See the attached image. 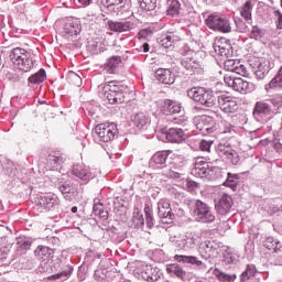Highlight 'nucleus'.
<instances>
[{"label": "nucleus", "instance_id": "obj_1", "mask_svg": "<svg viewBox=\"0 0 282 282\" xmlns=\"http://www.w3.org/2000/svg\"><path fill=\"white\" fill-rule=\"evenodd\" d=\"M281 95L271 97L269 99L259 100L253 106L252 116L257 122L265 124V122H269V120H272V118L279 113V109H281Z\"/></svg>", "mask_w": 282, "mask_h": 282}, {"label": "nucleus", "instance_id": "obj_2", "mask_svg": "<svg viewBox=\"0 0 282 282\" xmlns=\"http://www.w3.org/2000/svg\"><path fill=\"white\" fill-rule=\"evenodd\" d=\"M159 111L163 116H172V122L174 124H180L181 127H186L188 123V117L182 113V102L173 99H162L159 101Z\"/></svg>", "mask_w": 282, "mask_h": 282}, {"label": "nucleus", "instance_id": "obj_3", "mask_svg": "<svg viewBox=\"0 0 282 282\" xmlns=\"http://www.w3.org/2000/svg\"><path fill=\"white\" fill-rule=\"evenodd\" d=\"M185 206H188L193 213L194 219L199 224H213V221H215L213 208L202 199H185Z\"/></svg>", "mask_w": 282, "mask_h": 282}, {"label": "nucleus", "instance_id": "obj_4", "mask_svg": "<svg viewBox=\"0 0 282 282\" xmlns=\"http://www.w3.org/2000/svg\"><path fill=\"white\" fill-rule=\"evenodd\" d=\"M9 58L14 67L20 72H32V69H34V65H36L34 55L21 47L13 48L9 54Z\"/></svg>", "mask_w": 282, "mask_h": 282}, {"label": "nucleus", "instance_id": "obj_5", "mask_svg": "<svg viewBox=\"0 0 282 282\" xmlns=\"http://www.w3.org/2000/svg\"><path fill=\"white\" fill-rule=\"evenodd\" d=\"M104 91L109 105H122V102H127L129 96V87L116 80L106 83Z\"/></svg>", "mask_w": 282, "mask_h": 282}, {"label": "nucleus", "instance_id": "obj_6", "mask_svg": "<svg viewBox=\"0 0 282 282\" xmlns=\"http://www.w3.org/2000/svg\"><path fill=\"white\" fill-rule=\"evenodd\" d=\"M187 96L203 107H215L219 100V95L206 87H192L187 90Z\"/></svg>", "mask_w": 282, "mask_h": 282}, {"label": "nucleus", "instance_id": "obj_7", "mask_svg": "<svg viewBox=\"0 0 282 282\" xmlns=\"http://www.w3.org/2000/svg\"><path fill=\"white\" fill-rule=\"evenodd\" d=\"M192 175L200 180H219L221 177V167L213 166L210 163L204 161V158H197L192 169Z\"/></svg>", "mask_w": 282, "mask_h": 282}, {"label": "nucleus", "instance_id": "obj_8", "mask_svg": "<svg viewBox=\"0 0 282 282\" xmlns=\"http://www.w3.org/2000/svg\"><path fill=\"white\" fill-rule=\"evenodd\" d=\"M226 250V246L221 241L217 240H205L200 243L199 254L202 259H217L221 252Z\"/></svg>", "mask_w": 282, "mask_h": 282}, {"label": "nucleus", "instance_id": "obj_9", "mask_svg": "<svg viewBox=\"0 0 282 282\" xmlns=\"http://www.w3.org/2000/svg\"><path fill=\"white\" fill-rule=\"evenodd\" d=\"M33 204H35L40 213H50V210H56L58 208V197L52 193L37 194L33 197Z\"/></svg>", "mask_w": 282, "mask_h": 282}, {"label": "nucleus", "instance_id": "obj_10", "mask_svg": "<svg viewBox=\"0 0 282 282\" xmlns=\"http://www.w3.org/2000/svg\"><path fill=\"white\" fill-rule=\"evenodd\" d=\"M205 23L209 30H214V32H223V34H228L232 31L230 26V20L225 15H219L217 13L209 14Z\"/></svg>", "mask_w": 282, "mask_h": 282}, {"label": "nucleus", "instance_id": "obj_11", "mask_svg": "<svg viewBox=\"0 0 282 282\" xmlns=\"http://www.w3.org/2000/svg\"><path fill=\"white\" fill-rule=\"evenodd\" d=\"M249 65L252 68V72L254 73L258 80H263V78H265V76L270 74V69L274 67L273 63L263 57H253L249 59Z\"/></svg>", "mask_w": 282, "mask_h": 282}, {"label": "nucleus", "instance_id": "obj_12", "mask_svg": "<svg viewBox=\"0 0 282 282\" xmlns=\"http://www.w3.org/2000/svg\"><path fill=\"white\" fill-rule=\"evenodd\" d=\"M95 133L100 142H111L118 134L116 123H99L95 127Z\"/></svg>", "mask_w": 282, "mask_h": 282}, {"label": "nucleus", "instance_id": "obj_13", "mask_svg": "<svg viewBox=\"0 0 282 282\" xmlns=\"http://www.w3.org/2000/svg\"><path fill=\"white\" fill-rule=\"evenodd\" d=\"M83 32V24L78 18H67L63 26L62 36L65 39H74Z\"/></svg>", "mask_w": 282, "mask_h": 282}, {"label": "nucleus", "instance_id": "obj_14", "mask_svg": "<svg viewBox=\"0 0 282 282\" xmlns=\"http://www.w3.org/2000/svg\"><path fill=\"white\" fill-rule=\"evenodd\" d=\"M169 155H171V151L169 150L158 151L151 156L149 167L153 171L166 170V161L169 160Z\"/></svg>", "mask_w": 282, "mask_h": 282}, {"label": "nucleus", "instance_id": "obj_15", "mask_svg": "<svg viewBox=\"0 0 282 282\" xmlns=\"http://www.w3.org/2000/svg\"><path fill=\"white\" fill-rule=\"evenodd\" d=\"M56 187L62 193L66 202H74V199H76V192L78 188L72 181H59L57 182Z\"/></svg>", "mask_w": 282, "mask_h": 282}, {"label": "nucleus", "instance_id": "obj_16", "mask_svg": "<svg viewBox=\"0 0 282 282\" xmlns=\"http://www.w3.org/2000/svg\"><path fill=\"white\" fill-rule=\"evenodd\" d=\"M232 197L228 194H224L218 200L215 199V210L217 215L226 217L232 210Z\"/></svg>", "mask_w": 282, "mask_h": 282}, {"label": "nucleus", "instance_id": "obj_17", "mask_svg": "<svg viewBox=\"0 0 282 282\" xmlns=\"http://www.w3.org/2000/svg\"><path fill=\"white\" fill-rule=\"evenodd\" d=\"M158 215L165 224H171V221L175 219V214H173L171 203L164 198L158 202Z\"/></svg>", "mask_w": 282, "mask_h": 282}, {"label": "nucleus", "instance_id": "obj_18", "mask_svg": "<svg viewBox=\"0 0 282 282\" xmlns=\"http://www.w3.org/2000/svg\"><path fill=\"white\" fill-rule=\"evenodd\" d=\"M174 261L176 263H183L185 265H192L194 270H207L206 263H204L199 258L195 256H184V254H175Z\"/></svg>", "mask_w": 282, "mask_h": 282}, {"label": "nucleus", "instance_id": "obj_19", "mask_svg": "<svg viewBox=\"0 0 282 282\" xmlns=\"http://www.w3.org/2000/svg\"><path fill=\"white\" fill-rule=\"evenodd\" d=\"M214 51L223 58H232L235 54V48H232V44H230V41L228 40L215 42Z\"/></svg>", "mask_w": 282, "mask_h": 282}, {"label": "nucleus", "instance_id": "obj_20", "mask_svg": "<svg viewBox=\"0 0 282 282\" xmlns=\"http://www.w3.org/2000/svg\"><path fill=\"white\" fill-rule=\"evenodd\" d=\"M217 105L221 111L225 113H235L239 106L237 105V100L232 99L230 96L219 95Z\"/></svg>", "mask_w": 282, "mask_h": 282}, {"label": "nucleus", "instance_id": "obj_21", "mask_svg": "<svg viewBox=\"0 0 282 282\" xmlns=\"http://www.w3.org/2000/svg\"><path fill=\"white\" fill-rule=\"evenodd\" d=\"M72 274H74V265L66 264L64 265L61 271L48 275L47 281L50 282H65L68 281V279L72 278Z\"/></svg>", "mask_w": 282, "mask_h": 282}, {"label": "nucleus", "instance_id": "obj_22", "mask_svg": "<svg viewBox=\"0 0 282 282\" xmlns=\"http://www.w3.org/2000/svg\"><path fill=\"white\" fill-rule=\"evenodd\" d=\"M72 173L73 175H75V177H78V180H82V182H84L85 184H87L89 180L94 178V175L91 174L89 167L85 166V164L82 163L74 164Z\"/></svg>", "mask_w": 282, "mask_h": 282}, {"label": "nucleus", "instance_id": "obj_23", "mask_svg": "<svg viewBox=\"0 0 282 282\" xmlns=\"http://www.w3.org/2000/svg\"><path fill=\"white\" fill-rule=\"evenodd\" d=\"M197 129L202 131V133H215L217 131V123L215 122V118L210 116H203L197 123Z\"/></svg>", "mask_w": 282, "mask_h": 282}, {"label": "nucleus", "instance_id": "obj_24", "mask_svg": "<svg viewBox=\"0 0 282 282\" xmlns=\"http://www.w3.org/2000/svg\"><path fill=\"white\" fill-rule=\"evenodd\" d=\"M35 258L42 263H50L51 259H54V249L47 246L40 245L34 250Z\"/></svg>", "mask_w": 282, "mask_h": 282}, {"label": "nucleus", "instance_id": "obj_25", "mask_svg": "<svg viewBox=\"0 0 282 282\" xmlns=\"http://www.w3.org/2000/svg\"><path fill=\"white\" fill-rule=\"evenodd\" d=\"M155 78L162 85H174L175 84V73L169 68H159L155 72Z\"/></svg>", "mask_w": 282, "mask_h": 282}, {"label": "nucleus", "instance_id": "obj_26", "mask_svg": "<svg viewBox=\"0 0 282 282\" xmlns=\"http://www.w3.org/2000/svg\"><path fill=\"white\" fill-rule=\"evenodd\" d=\"M162 175L167 177V180H182L184 170L180 163H172L170 167H165V170L162 171Z\"/></svg>", "mask_w": 282, "mask_h": 282}, {"label": "nucleus", "instance_id": "obj_27", "mask_svg": "<svg viewBox=\"0 0 282 282\" xmlns=\"http://www.w3.org/2000/svg\"><path fill=\"white\" fill-rule=\"evenodd\" d=\"M165 138L167 142H172L174 144H182L184 140H186V133L182 128H170L166 133Z\"/></svg>", "mask_w": 282, "mask_h": 282}, {"label": "nucleus", "instance_id": "obj_28", "mask_svg": "<svg viewBox=\"0 0 282 282\" xmlns=\"http://www.w3.org/2000/svg\"><path fill=\"white\" fill-rule=\"evenodd\" d=\"M141 276L144 279V281L149 282L160 281V279H162V271L158 267L145 265L141 272Z\"/></svg>", "mask_w": 282, "mask_h": 282}, {"label": "nucleus", "instance_id": "obj_29", "mask_svg": "<svg viewBox=\"0 0 282 282\" xmlns=\"http://www.w3.org/2000/svg\"><path fill=\"white\" fill-rule=\"evenodd\" d=\"M224 67L226 72H231V74H238L239 76H241V74H246V66H243L239 59L228 57L224 62Z\"/></svg>", "mask_w": 282, "mask_h": 282}, {"label": "nucleus", "instance_id": "obj_30", "mask_svg": "<svg viewBox=\"0 0 282 282\" xmlns=\"http://www.w3.org/2000/svg\"><path fill=\"white\" fill-rule=\"evenodd\" d=\"M132 124L139 129V131H147L151 126V117L144 112H139L132 118Z\"/></svg>", "mask_w": 282, "mask_h": 282}, {"label": "nucleus", "instance_id": "obj_31", "mask_svg": "<svg viewBox=\"0 0 282 282\" xmlns=\"http://www.w3.org/2000/svg\"><path fill=\"white\" fill-rule=\"evenodd\" d=\"M107 28L108 30H110V32H131V30H133V23H131L130 21L118 22L108 20Z\"/></svg>", "mask_w": 282, "mask_h": 282}, {"label": "nucleus", "instance_id": "obj_32", "mask_svg": "<svg viewBox=\"0 0 282 282\" xmlns=\"http://www.w3.org/2000/svg\"><path fill=\"white\" fill-rule=\"evenodd\" d=\"M221 265L224 268H231L232 265H237L239 262V258L237 254L232 253L228 247H226V250L221 251Z\"/></svg>", "mask_w": 282, "mask_h": 282}, {"label": "nucleus", "instance_id": "obj_33", "mask_svg": "<svg viewBox=\"0 0 282 282\" xmlns=\"http://www.w3.org/2000/svg\"><path fill=\"white\" fill-rule=\"evenodd\" d=\"M166 272L170 276H176L181 281H186L188 278V272H186L180 264L172 263L166 265Z\"/></svg>", "mask_w": 282, "mask_h": 282}, {"label": "nucleus", "instance_id": "obj_34", "mask_svg": "<svg viewBox=\"0 0 282 282\" xmlns=\"http://www.w3.org/2000/svg\"><path fill=\"white\" fill-rule=\"evenodd\" d=\"M34 239L28 236H20L15 239L17 251L21 254H25L30 248H32Z\"/></svg>", "mask_w": 282, "mask_h": 282}, {"label": "nucleus", "instance_id": "obj_35", "mask_svg": "<svg viewBox=\"0 0 282 282\" xmlns=\"http://www.w3.org/2000/svg\"><path fill=\"white\" fill-rule=\"evenodd\" d=\"M1 166L3 174L8 175V177H17V175H19V166L9 159H2Z\"/></svg>", "mask_w": 282, "mask_h": 282}, {"label": "nucleus", "instance_id": "obj_36", "mask_svg": "<svg viewBox=\"0 0 282 282\" xmlns=\"http://www.w3.org/2000/svg\"><path fill=\"white\" fill-rule=\"evenodd\" d=\"M121 65H122V57L111 56L105 63L104 69H105V72H107V74H118V70L120 69Z\"/></svg>", "mask_w": 282, "mask_h": 282}, {"label": "nucleus", "instance_id": "obj_37", "mask_svg": "<svg viewBox=\"0 0 282 282\" xmlns=\"http://www.w3.org/2000/svg\"><path fill=\"white\" fill-rule=\"evenodd\" d=\"M263 247L267 248V250L274 252L275 254L282 253V242L272 236L265 237L263 240Z\"/></svg>", "mask_w": 282, "mask_h": 282}, {"label": "nucleus", "instance_id": "obj_38", "mask_svg": "<svg viewBox=\"0 0 282 282\" xmlns=\"http://www.w3.org/2000/svg\"><path fill=\"white\" fill-rule=\"evenodd\" d=\"M180 64L186 69L187 74H195L200 67L199 62L193 57H183L181 58Z\"/></svg>", "mask_w": 282, "mask_h": 282}, {"label": "nucleus", "instance_id": "obj_39", "mask_svg": "<svg viewBox=\"0 0 282 282\" xmlns=\"http://www.w3.org/2000/svg\"><path fill=\"white\" fill-rule=\"evenodd\" d=\"M166 6H167V9H166L167 17H173V18L180 17L182 12V3L180 2V0H167Z\"/></svg>", "mask_w": 282, "mask_h": 282}, {"label": "nucleus", "instance_id": "obj_40", "mask_svg": "<svg viewBox=\"0 0 282 282\" xmlns=\"http://www.w3.org/2000/svg\"><path fill=\"white\" fill-rule=\"evenodd\" d=\"M239 180H241V174H234L231 172L227 173V178L223 183V186L227 188H231V191L236 192L237 187L239 186Z\"/></svg>", "mask_w": 282, "mask_h": 282}, {"label": "nucleus", "instance_id": "obj_41", "mask_svg": "<svg viewBox=\"0 0 282 282\" xmlns=\"http://www.w3.org/2000/svg\"><path fill=\"white\" fill-rule=\"evenodd\" d=\"M257 274V267L254 264H248L246 270L240 274V282H250Z\"/></svg>", "mask_w": 282, "mask_h": 282}, {"label": "nucleus", "instance_id": "obj_42", "mask_svg": "<svg viewBox=\"0 0 282 282\" xmlns=\"http://www.w3.org/2000/svg\"><path fill=\"white\" fill-rule=\"evenodd\" d=\"M46 164L50 169H58V166L63 164V156H61V153L56 152L48 154L46 158Z\"/></svg>", "mask_w": 282, "mask_h": 282}, {"label": "nucleus", "instance_id": "obj_43", "mask_svg": "<svg viewBox=\"0 0 282 282\" xmlns=\"http://www.w3.org/2000/svg\"><path fill=\"white\" fill-rule=\"evenodd\" d=\"M223 160H226L232 166H240V164H241V156L239 155V152H237L234 149H231L230 152H228L226 155H224Z\"/></svg>", "mask_w": 282, "mask_h": 282}, {"label": "nucleus", "instance_id": "obj_44", "mask_svg": "<svg viewBox=\"0 0 282 282\" xmlns=\"http://www.w3.org/2000/svg\"><path fill=\"white\" fill-rule=\"evenodd\" d=\"M158 43L159 45H161V47H164L166 50L171 47L173 43H175V34H173V32H170L167 34L161 35L158 39Z\"/></svg>", "mask_w": 282, "mask_h": 282}, {"label": "nucleus", "instance_id": "obj_45", "mask_svg": "<svg viewBox=\"0 0 282 282\" xmlns=\"http://www.w3.org/2000/svg\"><path fill=\"white\" fill-rule=\"evenodd\" d=\"M198 237L195 235V234H186L184 237H183V241H184V245H185V250H193L197 247V241H198Z\"/></svg>", "mask_w": 282, "mask_h": 282}, {"label": "nucleus", "instance_id": "obj_46", "mask_svg": "<svg viewBox=\"0 0 282 282\" xmlns=\"http://www.w3.org/2000/svg\"><path fill=\"white\" fill-rule=\"evenodd\" d=\"M45 78H47V73L45 72L44 68H41L35 74L31 75L28 78V82L31 83L32 85H40V83H44L45 82Z\"/></svg>", "mask_w": 282, "mask_h": 282}, {"label": "nucleus", "instance_id": "obj_47", "mask_svg": "<svg viewBox=\"0 0 282 282\" xmlns=\"http://www.w3.org/2000/svg\"><path fill=\"white\" fill-rule=\"evenodd\" d=\"M252 0H247L240 10V17L246 21H252Z\"/></svg>", "mask_w": 282, "mask_h": 282}, {"label": "nucleus", "instance_id": "obj_48", "mask_svg": "<svg viewBox=\"0 0 282 282\" xmlns=\"http://www.w3.org/2000/svg\"><path fill=\"white\" fill-rule=\"evenodd\" d=\"M235 91H248L250 89V83L243 80L241 77H236V82H234V86L231 87Z\"/></svg>", "mask_w": 282, "mask_h": 282}, {"label": "nucleus", "instance_id": "obj_49", "mask_svg": "<svg viewBox=\"0 0 282 282\" xmlns=\"http://www.w3.org/2000/svg\"><path fill=\"white\" fill-rule=\"evenodd\" d=\"M214 274L221 282H234L237 280V274H227L219 269H215Z\"/></svg>", "mask_w": 282, "mask_h": 282}, {"label": "nucleus", "instance_id": "obj_50", "mask_svg": "<svg viewBox=\"0 0 282 282\" xmlns=\"http://www.w3.org/2000/svg\"><path fill=\"white\" fill-rule=\"evenodd\" d=\"M141 10L151 12L158 8V0H138Z\"/></svg>", "mask_w": 282, "mask_h": 282}, {"label": "nucleus", "instance_id": "obj_51", "mask_svg": "<svg viewBox=\"0 0 282 282\" xmlns=\"http://www.w3.org/2000/svg\"><path fill=\"white\" fill-rule=\"evenodd\" d=\"M232 150V145H230V143L228 142H220L217 147H216V152L219 155V158L224 159V156L226 154H228L230 151Z\"/></svg>", "mask_w": 282, "mask_h": 282}, {"label": "nucleus", "instance_id": "obj_52", "mask_svg": "<svg viewBox=\"0 0 282 282\" xmlns=\"http://www.w3.org/2000/svg\"><path fill=\"white\" fill-rule=\"evenodd\" d=\"M100 3L101 6H104V8L111 10L113 6H119V8H124V3H127V0H100Z\"/></svg>", "mask_w": 282, "mask_h": 282}, {"label": "nucleus", "instance_id": "obj_53", "mask_svg": "<svg viewBox=\"0 0 282 282\" xmlns=\"http://www.w3.org/2000/svg\"><path fill=\"white\" fill-rule=\"evenodd\" d=\"M144 214H145V224L149 228H153L155 226V219L153 218V212L151 210V207L145 206L144 207Z\"/></svg>", "mask_w": 282, "mask_h": 282}, {"label": "nucleus", "instance_id": "obj_54", "mask_svg": "<svg viewBox=\"0 0 282 282\" xmlns=\"http://www.w3.org/2000/svg\"><path fill=\"white\" fill-rule=\"evenodd\" d=\"M132 224L134 228H142L144 226V215H142L140 212L134 213Z\"/></svg>", "mask_w": 282, "mask_h": 282}, {"label": "nucleus", "instance_id": "obj_55", "mask_svg": "<svg viewBox=\"0 0 282 282\" xmlns=\"http://www.w3.org/2000/svg\"><path fill=\"white\" fill-rule=\"evenodd\" d=\"M263 36H265V30L259 26H252V30L250 32V39L259 41V39H263Z\"/></svg>", "mask_w": 282, "mask_h": 282}, {"label": "nucleus", "instance_id": "obj_56", "mask_svg": "<svg viewBox=\"0 0 282 282\" xmlns=\"http://www.w3.org/2000/svg\"><path fill=\"white\" fill-rule=\"evenodd\" d=\"M169 193L173 199H176V202H183L184 204H186V199H191V198H186V196H184V193L177 192V189L175 188L169 189Z\"/></svg>", "mask_w": 282, "mask_h": 282}, {"label": "nucleus", "instance_id": "obj_57", "mask_svg": "<svg viewBox=\"0 0 282 282\" xmlns=\"http://www.w3.org/2000/svg\"><path fill=\"white\" fill-rule=\"evenodd\" d=\"M213 144H215L214 140H200L199 142V149L200 151L205 152V153H210V149L213 147Z\"/></svg>", "mask_w": 282, "mask_h": 282}, {"label": "nucleus", "instance_id": "obj_58", "mask_svg": "<svg viewBox=\"0 0 282 282\" xmlns=\"http://www.w3.org/2000/svg\"><path fill=\"white\" fill-rule=\"evenodd\" d=\"M273 19L276 30H282V12L281 10L273 11Z\"/></svg>", "mask_w": 282, "mask_h": 282}, {"label": "nucleus", "instance_id": "obj_59", "mask_svg": "<svg viewBox=\"0 0 282 282\" xmlns=\"http://www.w3.org/2000/svg\"><path fill=\"white\" fill-rule=\"evenodd\" d=\"M68 78L74 83V85H76V87H80V85H83V78H80L75 72H69Z\"/></svg>", "mask_w": 282, "mask_h": 282}, {"label": "nucleus", "instance_id": "obj_60", "mask_svg": "<svg viewBox=\"0 0 282 282\" xmlns=\"http://www.w3.org/2000/svg\"><path fill=\"white\" fill-rule=\"evenodd\" d=\"M185 186L189 193H195V191H197V188H199V183H197L191 178H187Z\"/></svg>", "mask_w": 282, "mask_h": 282}, {"label": "nucleus", "instance_id": "obj_61", "mask_svg": "<svg viewBox=\"0 0 282 282\" xmlns=\"http://www.w3.org/2000/svg\"><path fill=\"white\" fill-rule=\"evenodd\" d=\"M237 77H235L232 74H226L224 76V80H225V85H227L228 87H234L235 82H236Z\"/></svg>", "mask_w": 282, "mask_h": 282}, {"label": "nucleus", "instance_id": "obj_62", "mask_svg": "<svg viewBox=\"0 0 282 282\" xmlns=\"http://www.w3.org/2000/svg\"><path fill=\"white\" fill-rule=\"evenodd\" d=\"M48 246H53V248H56L57 246H61V239L58 237H47L46 238Z\"/></svg>", "mask_w": 282, "mask_h": 282}, {"label": "nucleus", "instance_id": "obj_63", "mask_svg": "<svg viewBox=\"0 0 282 282\" xmlns=\"http://www.w3.org/2000/svg\"><path fill=\"white\" fill-rule=\"evenodd\" d=\"M88 50H90L93 54H98V52H100V46L98 45V42H90L88 43Z\"/></svg>", "mask_w": 282, "mask_h": 282}, {"label": "nucleus", "instance_id": "obj_64", "mask_svg": "<svg viewBox=\"0 0 282 282\" xmlns=\"http://www.w3.org/2000/svg\"><path fill=\"white\" fill-rule=\"evenodd\" d=\"M273 149L276 151V153H282V143L280 139L273 140Z\"/></svg>", "mask_w": 282, "mask_h": 282}]
</instances>
